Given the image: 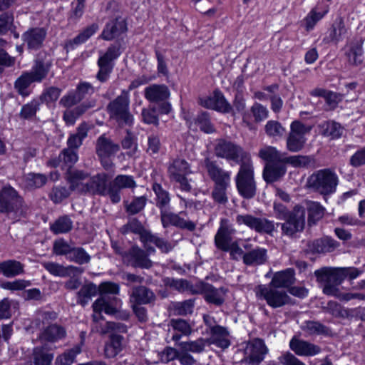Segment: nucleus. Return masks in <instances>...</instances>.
<instances>
[{
  "instance_id": "54",
  "label": "nucleus",
  "mask_w": 365,
  "mask_h": 365,
  "mask_svg": "<svg viewBox=\"0 0 365 365\" xmlns=\"http://www.w3.org/2000/svg\"><path fill=\"white\" fill-rule=\"evenodd\" d=\"M207 344V339L199 338L195 341L180 342L178 344V346L181 350L188 353L192 352L199 354L204 351Z\"/></svg>"
},
{
  "instance_id": "4",
  "label": "nucleus",
  "mask_w": 365,
  "mask_h": 365,
  "mask_svg": "<svg viewBox=\"0 0 365 365\" xmlns=\"http://www.w3.org/2000/svg\"><path fill=\"white\" fill-rule=\"evenodd\" d=\"M338 182L336 173L330 168L317 170L307 179V186L323 195L334 193Z\"/></svg>"
},
{
  "instance_id": "19",
  "label": "nucleus",
  "mask_w": 365,
  "mask_h": 365,
  "mask_svg": "<svg viewBox=\"0 0 365 365\" xmlns=\"http://www.w3.org/2000/svg\"><path fill=\"white\" fill-rule=\"evenodd\" d=\"M267 351L264 341L260 339H255L247 344L244 350V360L250 365H259Z\"/></svg>"
},
{
  "instance_id": "17",
  "label": "nucleus",
  "mask_w": 365,
  "mask_h": 365,
  "mask_svg": "<svg viewBox=\"0 0 365 365\" xmlns=\"http://www.w3.org/2000/svg\"><path fill=\"white\" fill-rule=\"evenodd\" d=\"M160 220L164 228H167L169 226H174L181 230L193 232L197 227V222L188 219L187 217V212L185 211H182L178 213H174L170 211L163 213Z\"/></svg>"
},
{
  "instance_id": "16",
  "label": "nucleus",
  "mask_w": 365,
  "mask_h": 365,
  "mask_svg": "<svg viewBox=\"0 0 365 365\" xmlns=\"http://www.w3.org/2000/svg\"><path fill=\"white\" fill-rule=\"evenodd\" d=\"M236 222L239 225H245L251 230L260 234L272 235L274 230V223L266 218H259L252 215H238Z\"/></svg>"
},
{
  "instance_id": "37",
  "label": "nucleus",
  "mask_w": 365,
  "mask_h": 365,
  "mask_svg": "<svg viewBox=\"0 0 365 365\" xmlns=\"http://www.w3.org/2000/svg\"><path fill=\"white\" fill-rule=\"evenodd\" d=\"M168 173L170 179L179 178L191 173L189 163L184 159L177 158L169 165Z\"/></svg>"
},
{
  "instance_id": "40",
  "label": "nucleus",
  "mask_w": 365,
  "mask_h": 365,
  "mask_svg": "<svg viewBox=\"0 0 365 365\" xmlns=\"http://www.w3.org/2000/svg\"><path fill=\"white\" fill-rule=\"evenodd\" d=\"M33 83L36 82L31 75L27 71H23L14 81V88L19 95L27 97L31 93L29 87Z\"/></svg>"
},
{
  "instance_id": "49",
  "label": "nucleus",
  "mask_w": 365,
  "mask_h": 365,
  "mask_svg": "<svg viewBox=\"0 0 365 365\" xmlns=\"http://www.w3.org/2000/svg\"><path fill=\"white\" fill-rule=\"evenodd\" d=\"M57 317L58 314L54 311L38 310L36 312L35 325L39 330H41L43 327L53 324L52 322H54Z\"/></svg>"
},
{
  "instance_id": "30",
  "label": "nucleus",
  "mask_w": 365,
  "mask_h": 365,
  "mask_svg": "<svg viewBox=\"0 0 365 365\" xmlns=\"http://www.w3.org/2000/svg\"><path fill=\"white\" fill-rule=\"evenodd\" d=\"M149 244H154L163 253H168L174 248V245L171 242L152 232H150L143 245L147 252L155 253V249L153 247H149Z\"/></svg>"
},
{
  "instance_id": "59",
  "label": "nucleus",
  "mask_w": 365,
  "mask_h": 365,
  "mask_svg": "<svg viewBox=\"0 0 365 365\" xmlns=\"http://www.w3.org/2000/svg\"><path fill=\"white\" fill-rule=\"evenodd\" d=\"M304 331L309 335L328 334L329 328L316 321H307L302 327Z\"/></svg>"
},
{
  "instance_id": "31",
  "label": "nucleus",
  "mask_w": 365,
  "mask_h": 365,
  "mask_svg": "<svg viewBox=\"0 0 365 365\" xmlns=\"http://www.w3.org/2000/svg\"><path fill=\"white\" fill-rule=\"evenodd\" d=\"M294 282V271L293 269L288 268L276 272L269 284L279 289L289 288Z\"/></svg>"
},
{
  "instance_id": "25",
  "label": "nucleus",
  "mask_w": 365,
  "mask_h": 365,
  "mask_svg": "<svg viewBox=\"0 0 365 365\" xmlns=\"http://www.w3.org/2000/svg\"><path fill=\"white\" fill-rule=\"evenodd\" d=\"M77 152L71 148H64L58 156L48 161V165L53 168L59 167L62 170H69L78 161Z\"/></svg>"
},
{
  "instance_id": "26",
  "label": "nucleus",
  "mask_w": 365,
  "mask_h": 365,
  "mask_svg": "<svg viewBox=\"0 0 365 365\" xmlns=\"http://www.w3.org/2000/svg\"><path fill=\"white\" fill-rule=\"evenodd\" d=\"M289 347L297 356H312L322 351L321 347L318 345L296 337L290 340Z\"/></svg>"
},
{
  "instance_id": "11",
  "label": "nucleus",
  "mask_w": 365,
  "mask_h": 365,
  "mask_svg": "<svg viewBox=\"0 0 365 365\" xmlns=\"http://www.w3.org/2000/svg\"><path fill=\"white\" fill-rule=\"evenodd\" d=\"M215 153L218 158L232 160L236 163H242L245 160H250L247 153L241 146L225 140H218L215 147Z\"/></svg>"
},
{
  "instance_id": "6",
  "label": "nucleus",
  "mask_w": 365,
  "mask_h": 365,
  "mask_svg": "<svg viewBox=\"0 0 365 365\" xmlns=\"http://www.w3.org/2000/svg\"><path fill=\"white\" fill-rule=\"evenodd\" d=\"M235 181L237 192L241 197L250 200L255 196L257 184L255 180L254 168L250 160H245L240 163Z\"/></svg>"
},
{
  "instance_id": "51",
  "label": "nucleus",
  "mask_w": 365,
  "mask_h": 365,
  "mask_svg": "<svg viewBox=\"0 0 365 365\" xmlns=\"http://www.w3.org/2000/svg\"><path fill=\"white\" fill-rule=\"evenodd\" d=\"M67 259L79 265H82L88 264L91 262V257L82 247L73 246Z\"/></svg>"
},
{
  "instance_id": "12",
  "label": "nucleus",
  "mask_w": 365,
  "mask_h": 365,
  "mask_svg": "<svg viewBox=\"0 0 365 365\" xmlns=\"http://www.w3.org/2000/svg\"><path fill=\"white\" fill-rule=\"evenodd\" d=\"M127 31L126 19L119 12H116L106 24L100 37L105 41H112L119 38Z\"/></svg>"
},
{
  "instance_id": "20",
  "label": "nucleus",
  "mask_w": 365,
  "mask_h": 365,
  "mask_svg": "<svg viewBox=\"0 0 365 365\" xmlns=\"http://www.w3.org/2000/svg\"><path fill=\"white\" fill-rule=\"evenodd\" d=\"M204 166L207 175L214 182V185H230L231 173L221 168L216 160L210 158L204 159Z\"/></svg>"
},
{
  "instance_id": "53",
  "label": "nucleus",
  "mask_w": 365,
  "mask_h": 365,
  "mask_svg": "<svg viewBox=\"0 0 365 365\" xmlns=\"http://www.w3.org/2000/svg\"><path fill=\"white\" fill-rule=\"evenodd\" d=\"M53 355L46 351L43 347H36L33 351L31 365H50Z\"/></svg>"
},
{
  "instance_id": "28",
  "label": "nucleus",
  "mask_w": 365,
  "mask_h": 365,
  "mask_svg": "<svg viewBox=\"0 0 365 365\" xmlns=\"http://www.w3.org/2000/svg\"><path fill=\"white\" fill-rule=\"evenodd\" d=\"M120 232L124 235L129 233L138 235L140 242L143 244L151 231L145 229L137 218L133 217L129 219L128 222L120 227Z\"/></svg>"
},
{
  "instance_id": "34",
  "label": "nucleus",
  "mask_w": 365,
  "mask_h": 365,
  "mask_svg": "<svg viewBox=\"0 0 365 365\" xmlns=\"http://www.w3.org/2000/svg\"><path fill=\"white\" fill-rule=\"evenodd\" d=\"M267 260L266 249L257 247L243 255V263L247 266H258L264 264Z\"/></svg>"
},
{
  "instance_id": "64",
  "label": "nucleus",
  "mask_w": 365,
  "mask_h": 365,
  "mask_svg": "<svg viewBox=\"0 0 365 365\" xmlns=\"http://www.w3.org/2000/svg\"><path fill=\"white\" fill-rule=\"evenodd\" d=\"M81 349L79 346H75L73 349L64 352L57 357L56 365H71L76 357L81 353Z\"/></svg>"
},
{
  "instance_id": "48",
  "label": "nucleus",
  "mask_w": 365,
  "mask_h": 365,
  "mask_svg": "<svg viewBox=\"0 0 365 365\" xmlns=\"http://www.w3.org/2000/svg\"><path fill=\"white\" fill-rule=\"evenodd\" d=\"M165 284L180 292L189 291L192 294L199 293V292L196 289H194L193 286L190 284L187 279L166 278L165 279Z\"/></svg>"
},
{
  "instance_id": "3",
  "label": "nucleus",
  "mask_w": 365,
  "mask_h": 365,
  "mask_svg": "<svg viewBox=\"0 0 365 365\" xmlns=\"http://www.w3.org/2000/svg\"><path fill=\"white\" fill-rule=\"evenodd\" d=\"M99 331L102 334L110 333L104 345V355L107 359L115 358L125 347L124 336L118 333L127 332V326L123 323L106 322L101 326Z\"/></svg>"
},
{
  "instance_id": "56",
  "label": "nucleus",
  "mask_w": 365,
  "mask_h": 365,
  "mask_svg": "<svg viewBox=\"0 0 365 365\" xmlns=\"http://www.w3.org/2000/svg\"><path fill=\"white\" fill-rule=\"evenodd\" d=\"M194 123L200 130L206 133L215 132L213 124L210 121V116L207 112H201L194 118Z\"/></svg>"
},
{
  "instance_id": "47",
  "label": "nucleus",
  "mask_w": 365,
  "mask_h": 365,
  "mask_svg": "<svg viewBox=\"0 0 365 365\" xmlns=\"http://www.w3.org/2000/svg\"><path fill=\"white\" fill-rule=\"evenodd\" d=\"M363 41H358L351 43L346 53L349 62L354 66L360 65L363 62Z\"/></svg>"
},
{
  "instance_id": "55",
  "label": "nucleus",
  "mask_w": 365,
  "mask_h": 365,
  "mask_svg": "<svg viewBox=\"0 0 365 365\" xmlns=\"http://www.w3.org/2000/svg\"><path fill=\"white\" fill-rule=\"evenodd\" d=\"M213 99L215 103L214 110L224 113H230L233 112V107L225 99L222 93L219 90H215L213 92Z\"/></svg>"
},
{
  "instance_id": "60",
  "label": "nucleus",
  "mask_w": 365,
  "mask_h": 365,
  "mask_svg": "<svg viewBox=\"0 0 365 365\" xmlns=\"http://www.w3.org/2000/svg\"><path fill=\"white\" fill-rule=\"evenodd\" d=\"M195 299H190L182 302H176L173 304L174 313L177 315L186 316L193 312Z\"/></svg>"
},
{
  "instance_id": "21",
  "label": "nucleus",
  "mask_w": 365,
  "mask_h": 365,
  "mask_svg": "<svg viewBox=\"0 0 365 365\" xmlns=\"http://www.w3.org/2000/svg\"><path fill=\"white\" fill-rule=\"evenodd\" d=\"M137 186L132 175H118L110 182V201L113 204L118 203L121 200V190L134 189Z\"/></svg>"
},
{
  "instance_id": "41",
  "label": "nucleus",
  "mask_w": 365,
  "mask_h": 365,
  "mask_svg": "<svg viewBox=\"0 0 365 365\" xmlns=\"http://www.w3.org/2000/svg\"><path fill=\"white\" fill-rule=\"evenodd\" d=\"M319 126L321 134L331 139H338L344 133V128L341 124L333 120L323 122Z\"/></svg>"
},
{
  "instance_id": "62",
  "label": "nucleus",
  "mask_w": 365,
  "mask_h": 365,
  "mask_svg": "<svg viewBox=\"0 0 365 365\" xmlns=\"http://www.w3.org/2000/svg\"><path fill=\"white\" fill-rule=\"evenodd\" d=\"M147 200L145 196L135 197L130 203L125 205L126 212L130 215L139 213L145 207Z\"/></svg>"
},
{
  "instance_id": "45",
  "label": "nucleus",
  "mask_w": 365,
  "mask_h": 365,
  "mask_svg": "<svg viewBox=\"0 0 365 365\" xmlns=\"http://www.w3.org/2000/svg\"><path fill=\"white\" fill-rule=\"evenodd\" d=\"M284 160L287 165H291L294 168H307L314 163V159L309 155H291L288 156L287 153H282Z\"/></svg>"
},
{
  "instance_id": "32",
  "label": "nucleus",
  "mask_w": 365,
  "mask_h": 365,
  "mask_svg": "<svg viewBox=\"0 0 365 365\" xmlns=\"http://www.w3.org/2000/svg\"><path fill=\"white\" fill-rule=\"evenodd\" d=\"M346 33L344 19L341 16H338L334 21L329 34L323 38L325 43H337L342 39L343 36Z\"/></svg>"
},
{
  "instance_id": "2",
  "label": "nucleus",
  "mask_w": 365,
  "mask_h": 365,
  "mask_svg": "<svg viewBox=\"0 0 365 365\" xmlns=\"http://www.w3.org/2000/svg\"><path fill=\"white\" fill-rule=\"evenodd\" d=\"M28 212V206L14 188L9 185L0 188V213L16 222L26 217Z\"/></svg>"
},
{
  "instance_id": "7",
  "label": "nucleus",
  "mask_w": 365,
  "mask_h": 365,
  "mask_svg": "<svg viewBox=\"0 0 365 365\" xmlns=\"http://www.w3.org/2000/svg\"><path fill=\"white\" fill-rule=\"evenodd\" d=\"M256 295L264 299L267 304L273 309L295 304V301L284 290L269 284L258 285L256 287Z\"/></svg>"
},
{
  "instance_id": "46",
  "label": "nucleus",
  "mask_w": 365,
  "mask_h": 365,
  "mask_svg": "<svg viewBox=\"0 0 365 365\" xmlns=\"http://www.w3.org/2000/svg\"><path fill=\"white\" fill-rule=\"evenodd\" d=\"M325 209L319 202H309L307 203L308 225L312 226L320 220L324 215Z\"/></svg>"
},
{
  "instance_id": "35",
  "label": "nucleus",
  "mask_w": 365,
  "mask_h": 365,
  "mask_svg": "<svg viewBox=\"0 0 365 365\" xmlns=\"http://www.w3.org/2000/svg\"><path fill=\"white\" fill-rule=\"evenodd\" d=\"M24 264L15 259H7L0 262V273L7 278L24 274Z\"/></svg>"
},
{
  "instance_id": "10",
  "label": "nucleus",
  "mask_w": 365,
  "mask_h": 365,
  "mask_svg": "<svg viewBox=\"0 0 365 365\" xmlns=\"http://www.w3.org/2000/svg\"><path fill=\"white\" fill-rule=\"evenodd\" d=\"M306 211L304 207L296 205L292 210V213L282 220L283 223H277L281 226L282 234L292 237L297 232L303 231L305 226Z\"/></svg>"
},
{
  "instance_id": "5",
  "label": "nucleus",
  "mask_w": 365,
  "mask_h": 365,
  "mask_svg": "<svg viewBox=\"0 0 365 365\" xmlns=\"http://www.w3.org/2000/svg\"><path fill=\"white\" fill-rule=\"evenodd\" d=\"M107 111L120 126H131L134 118L130 112L129 91L123 90L118 96L108 104Z\"/></svg>"
},
{
  "instance_id": "38",
  "label": "nucleus",
  "mask_w": 365,
  "mask_h": 365,
  "mask_svg": "<svg viewBox=\"0 0 365 365\" xmlns=\"http://www.w3.org/2000/svg\"><path fill=\"white\" fill-rule=\"evenodd\" d=\"M98 29L97 24H92L91 25L85 28L81 32L78 34L73 39L68 40L66 42V48L68 50H73L76 46L86 42L91 36H92Z\"/></svg>"
},
{
  "instance_id": "27",
  "label": "nucleus",
  "mask_w": 365,
  "mask_h": 365,
  "mask_svg": "<svg viewBox=\"0 0 365 365\" xmlns=\"http://www.w3.org/2000/svg\"><path fill=\"white\" fill-rule=\"evenodd\" d=\"M66 336V330L64 327L53 323L47 325L40 330L38 339L42 342L55 343L63 339Z\"/></svg>"
},
{
  "instance_id": "22",
  "label": "nucleus",
  "mask_w": 365,
  "mask_h": 365,
  "mask_svg": "<svg viewBox=\"0 0 365 365\" xmlns=\"http://www.w3.org/2000/svg\"><path fill=\"white\" fill-rule=\"evenodd\" d=\"M236 233L232 223L227 219L222 218L220 227L215 236V244L219 250H227L226 245L232 242V237Z\"/></svg>"
},
{
  "instance_id": "13",
  "label": "nucleus",
  "mask_w": 365,
  "mask_h": 365,
  "mask_svg": "<svg viewBox=\"0 0 365 365\" xmlns=\"http://www.w3.org/2000/svg\"><path fill=\"white\" fill-rule=\"evenodd\" d=\"M148 252L139 247L138 245L132 246L129 250L121 253L123 261L128 266L134 268L148 269L153 267V262L148 257Z\"/></svg>"
},
{
  "instance_id": "52",
  "label": "nucleus",
  "mask_w": 365,
  "mask_h": 365,
  "mask_svg": "<svg viewBox=\"0 0 365 365\" xmlns=\"http://www.w3.org/2000/svg\"><path fill=\"white\" fill-rule=\"evenodd\" d=\"M73 228V222L68 216L58 217L52 225L50 230L56 235L67 233Z\"/></svg>"
},
{
  "instance_id": "24",
  "label": "nucleus",
  "mask_w": 365,
  "mask_h": 365,
  "mask_svg": "<svg viewBox=\"0 0 365 365\" xmlns=\"http://www.w3.org/2000/svg\"><path fill=\"white\" fill-rule=\"evenodd\" d=\"M46 35L47 31L44 28L34 27L25 31L21 38L29 50L36 51L43 46Z\"/></svg>"
},
{
  "instance_id": "42",
  "label": "nucleus",
  "mask_w": 365,
  "mask_h": 365,
  "mask_svg": "<svg viewBox=\"0 0 365 365\" xmlns=\"http://www.w3.org/2000/svg\"><path fill=\"white\" fill-rule=\"evenodd\" d=\"M340 244L330 237L317 239L312 242L313 251L318 253L331 252L339 247Z\"/></svg>"
},
{
  "instance_id": "39",
  "label": "nucleus",
  "mask_w": 365,
  "mask_h": 365,
  "mask_svg": "<svg viewBox=\"0 0 365 365\" xmlns=\"http://www.w3.org/2000/svg\"><path fill=\"white\" fill-rule=\"evenodd\" d=\"M170 325L175 331L172 335V339L175 341H178L182 335H190L192 331L190 323L182 319H172L170 321Z\"/></svg>"
},
{
  "instance_id": "58",
  "label": "nucleus",
  "mask_w": 365,
  "mask_h": 365,
  "mask_svg": "<svg viewBox=\"0 0 365 365\" xmlns=\"http://www.w3.org/2000/svg\"><path fill=\"white\" fill-rule=\"evenodd\" d=\"M306 141L307 138L305 136H299L293 133H289L286 142L287 149L292 153L299 152L304 148Z\"/></svg>"
},
{
  "instance_id": "43",
  "label": "nucleus",
  "mask_w": 365,
  "mask_h": 365,
  "mask_svg": "<svg viewBox=\"0 0 365 365\" xmlns=\"http://www.w3.org/2000/svg\"><path fill=\"white\" fill-rule=\"evenodd\" d=\"M88 131V125L86 123H81L77 128L76 133L71 134L67 140L68 148L76 150L83 143V140L87 137Z\"/></svg>"
},
{
  "instance_id": "9",
  "label": "nucleus",
  "mask_w": 365,
  "mask_h": 365,
  "mask_svg": "<svg viewBox=\"0 0 365 365\" xmlns=\"http://www.w3.org/2000/svg\"><path fill=\"white\" fill-rule=\"evenodd\" d=\"M95 149L103 168L106 170H112L114 167L112 157L120 150V145L103 134L97 138Z\"/></svg>"
},
{
  "instance_id": "44",
  "label": "nucleus",
  "mask_w": 365,
  "mask_h": 365,
  "mask_svg": "<svg viewBox=\"0 0 365 365\" xmlns=\"http://www.w3.org/2000/svg\"><path fill=\"white\" fill-rule=\"evenodd\" d=\"M98 292V287L92 282L83 285L77 292V303L85 307Z\"/></svg>"
},
{
  "instance_id": "15",
  "label": "nucleus",
  "mask_w": 365,
  "mask_h": 365,
  "mask_svg": "<svg viewBox=\"0 0 365 365\" xmlns=\"http://www.w3.org/2000/svg\"><path fill=\"white\" fill-rule=\"evenodd\" d=\"M53 66V59L45 51L39 52L34 60L30 71H26L37 83L44 81Z\"/></svg>"
},
{
  "instance_id": "23",
  "label": "nucleus",
  "mask_w": 365,
  "mask_h": 365,
  "mask_svg": "<svg viewBox=\"0 0 365 365\" xmlns=\"http://www.w3.org/2000/svg\"><path fill=\"white\" fill-rule=\"evenodd\" d=\"M197 290L198 294H203L205 300L209 304L220 307L225 302L227 289L224 287L215 288L209 283L200 282Z\"/></svg>"
},
{
  "instance_id": "14",
  "label": "nucleus",
  "mask_w": 365,
  "mask_h": 365,
  "mask_svg": "<svg viewBox=\"0 0 365 365\" xmlns=\"http://www.w3.org/2000/svg\"><path fill=\"white\" fill-rule=\"evenodd\" d=\"M121 307V300L115 297L102 296L98 298L92 305L93 314V320L95 322L103 319L102 312L109 315H114L118 312Z\"/></svg>"
},
{
  "instance_id": "1",
  "label": "nucleus",
  "mask_w": 365,
  "mask_h": 365,
  "mask_svg": "<svg viewBox=\"0 0 365 365\" xmlns=\"http://www.w3.org/2000/svg\"><path fill=\"white\" fill-rule=\"evenodd\" d=\"M259 157L266 161L262 172L264 180L267 184L280 181L287 173V163L283 160L282 152L275 147L267 146L259 151Z\"/></svg>"
},
{
  "instance_id": "8",
  "label": "nucleus",
  "mask_w": 365,
  "mask_h": 365,
  "mask_svg": "<svg viewBox=\"0 0 365 365\" xmlns=\"http://www.w3.org/2000/svg\"><path fill=\"white\" fill-rule=\"evenodd\" d=\"M317 280L323 289L324 294L329 296H338L337 287L343 282L339 268L324 267L314 272Z\"/></svg>"
},
{
  "instance_id": "33",
  "label": "nucleus",
  "mask_w": 365,
  "mask_h": 365,
  "mask_svg": "<svg viewBox=\"0 0 365 365\" xmlns=\"http://www.w3.org/2000/svg\"><path fill=\"white\" fill-rule=\"evenodd\" d=\"M155 299L153 291L145 286L133 287L130 295V302L135 304H147Z\"/></svg>"
},
{
  "instance_id": "36",
  "label": "nucleus",
  "mask_w": 365,
  "mask_h": 365,
  "mask_svg": "<svg viewBox=\"0 0 365 365\" xmlns=\"http://www.w3.org/2000/svg\"><path fill=\"white\" fill-rule=\"evenodd\" d=\"M152 188L156 195V206L160 209L161 219L163 213L169 212L168 207L170 202V194L163 188L160 184L157 182L153 184Z\"/></svg>"
},
{
  "instance_id": "18",
  "label": "nucleus",
  "mask_w": 365,
  "mask_h": 365,
  "mask_svg": "<svg viewBox=\"0 0 365 365\" xmlns=\"http://www.w3.org/2000/svg\"><path fill=\"white\" fill-rule=\"evenodd\" d=\"M108 178L107 174L98 173L91 178L85 185H82L80 191L92 195H108L110 199V184L108 185Z\"/></svg>"
},
{
  "instance_id": "50",
  "label": "nucleus",
  "mask_w": 365,
  "mask_h": 365,
  "mask_svg": "<svg viewBox=\"0 0 365 365\" xmlns=\"http://www.w3.org/2000/svg\"><path fill=\"white\" fill-rule=\"evenodd\" d=\"M43 267L52 275L61 277L68 276L71 270L77 269V267L72 265L64 267L62 264L52 262L43 263Z\"/></svg>"
},
{
  "instance_id": "57",
  "label": "nucleus",
  "mask_w": 365,
  "mask_h": 365,
  "mask_svg": "<svg viewBox=\"0 0 365 365\" xmlns=\"http://www.w3.org/2000/svg\"><path fill=\"white\" fill-rule=\"evenodd\" d=\"M264 131L270 138H281L284 135L286 129L279 121L271 120L267 122Z\"/></svg>"
},
{
  "instance_id": "61",
  "label": "nucleus",
  "mask_w": 365,
  "mask_h": 365,
  "mask_svg": "<svg viewBox=\"0 0 365 365\" xmlns=\"http://www.w3.org/2000/svg\"><path fill=\"white\" fill-rule=\"evenodd\" d=\"M322 310L336 318L346 319V317L347 308L335 301L328 302L326 306L322 307Z\"/></svg>"
},
{
  "instance_id": "63",
  "label": "nucleus",
  "mask_w": 365,
  "mask_h": 365,
  "mask_svg": "<svg viewBox=\"0 0 365 365\" xmlns=\"http://www.w3.org/2000/svg\"><path fill=\"white\" fill-rule=\"evenodd\" d=\"M230 185H213L211 197L213 201L219 205H225L228 202L227 190Z\"/></svg>"
},
{
  "instance_id": "29",
  "label": "nucleus",
  "mask_w": 365,
  "mask_h": 365,
  "mask_svg": "<svg viewBox=\"0 0 365 365\" xmlns=\"http://www.w3.org/2000/svg\"><path fill=\"white\" fill-rule=\"evenodd\" d=\"M169 96L170 91L163 84H153L145 88V98L152 103L165 101Z\"/></svg>"
}]
</instances>
